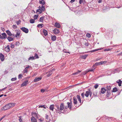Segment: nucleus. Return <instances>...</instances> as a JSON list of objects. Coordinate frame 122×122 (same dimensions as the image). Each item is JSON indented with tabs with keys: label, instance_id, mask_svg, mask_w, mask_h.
<instances>
[{
	"label": "nucleus",
	"instance_id": "obj_1",
	"mask_svg": "<svg viewBox=\"0 0 122 122\" xmlns=\"http://www.w3.org/2000/svg\"><path fill=\"white\" fill-rule=\"evenodd\" d=\"M39 9L36 10V12L39 13L38 14H41L42 12L44 11L45 10V8L43 5H42L41 7L40 6L39 7Z\"/></svg>",
	"mask_w": 122,
	"mask_h": 122
},
{
	"label": "nucleus",
	"instance_id": "obj_2",
	"mask_svg": "<svg viewBox=\"0 0 122 122\" xmlns=\"http://www.w3.org/2000/svg\"><path fill=\"white\" fill-rule=\"evenodd\" d=\"M92 94V92L90 91V89L88 90V91L86 92V93L85 94V96L87 97H88L89 95H90V97H91Z\"/></svg>",
	"mask_w": 122,
	"mask_h": 122
},
{
	"label": "nucleus",
	"instance_id": "obj_3",
	"mask_svg": "<svg viewBox=\"0 0 122 122\" xmlns=\"http://www.w3.org/2000/svg\"><path fill=\"white\" fill-rule=\"evenodd\" d=\"M76 97L78 99V101L79 102V104L78 103V106L77 107H78L79 106H81V105L82 104V103L83 102H81V99L80 98V96L78 95H77V97Z\"/></svg>",
	"mask_w": 122,
	"mask_h": 122
},
{
	"label": "nucleus",
	"instance_id": "obj_4",
	"mask_svg": "<svg viewBox=\"0 0 122 122\" xmlns=\"http://www.w3.org/2000/svg\"><path fill=\"white\" fill-rule=\"evenodd\" d=\"M20 30H22L23 32L25 33H27L28 32L29 30L28 29L25 28L24 27H23L21 28Z\"/></svg>",
	"mask_w": 122,
	"mask_h": 122
},
{
	"label": "nucleus",
	"instance_id": "obj_5",
	"mask_svg": "<svg viewBox=\"0 0 122 122\" xmlns=\"http://www.w3.org/2000/svg\"><path fill=\"white\" fill-rule=\"evenodd\" d=\"M15 31L16 34L15 35V36L17 38H18L19 37L20 34V30H15Z\"/></svg>",
	"mask_w": 122,
	"mask_h": 122
},
{
	"label": "nucleus",
	"instance_id": "obj_6",
	"mask_svg": "<svg viewBox=\"0 0 122 122\" xmlns=\"http://www.w3.org/2000/svg\"><path fill=\"white\" fill-rule=\"evenodd\" d=\"M64 108V106L63 103H61L60 105L59 109V112H62L61 111L63 110Z\"/></svg>",
	"mask_w": 122,
	"mask_h": 122
},
{
	"label": "nucleus",
	"instance_id": "obj_7",
	"mask_svg": "<svg viewBox=\"0 0 122 122\" xmlns=\"http://www.w3.org/2000/svg\"><path fill=\"white\" fill-rule=\"evenodd\" d=\"M5 51L6 52H9L10 51V46L9 45H7V46L5 47Z\"/></svg>",
	"mask_w": 122,
	"mask_h": 122
},
{
	"label": "nucleus",
	"instance_id": "obj_8",
	"mask_svg": "<svg viewBox=\"0 0 122 122\" xmlns=\"http://www.w3.org/2000/svg\"><path fill=\"white\" fill-rule=\"evenodd\" d=\"M8 106L9 105H8L7 104L4 107H2V109L3 110H5L10 108Z\"/></svg>",
	"mask_w": 122,
	"mask_h": 122
},
{
	"label": "nucleus",
	"instance_id": "obj_9",
	"mask_svg": "<svg viewBox=\"0 0 122 122\" xmlns=\"http://www.w3.org/2000/svg\"><path fill=\"white\" fill-rule=\"evenodd\" d=\"M55 106L56 107V108H55L56 112L59 113V105L58 104H55Z\"/></svg>",
	"mask_w": 122,
	"mask_h": 122
},
{
	"label": "nucleus",
	"instance_id": "obj_10",
	"mask_svg": "<svg viewBox=\"0 0 122 122\" xmlns=\"http://www.w3.org/2000/svg\"><path fill=\"white\" fill-rule=\"evenodd\" d=\"M71 99L70 100V102H67V104L68 105V107L70 109H71V104H72L71 101Z\"/></svg>",
	"mask_w": 122,
	"mask_h": 122
},
{
	"label": "nucleus",
	"instance_id": "obj_11",
	"mask_svg": "<svg viewBox=\"0 0 122 122\" xmlns=\"http://www.w3.org/2000/svg\"><path fill=\"white\" fill-rule=\"evenodd\" d=\"M28 81L27 80H26L25 81H24L23 83L22 84L21 86H24L27 85L28 84Z\"/></svg>",
	"mask_w": 122,
	"mask_h": 122
},
{
	"label": "nucleus",
	"instance_id": "obj_12",
	"mask_svg": "<svg viewBox=\"0 0 122 122\" xmlns=\"http://www.w3.org/2000/svg\"><path fill=\"white\" fill-rule=\"evenodd\" d=\"M119 70H120L119 69L117 68L116 69H115L113 70L112 72L114 74L115 73L118 72L119 71Z\"/></svg>",
	"mask_w": 122,
	"mask_h": 122
},
{
	"label": "nucleus",
	"instance_id": "obj_13",
	"mask_svg": "<svg viewBox=\"0 0 122 122\" xmlns=\"http://www.w3.org/2000/svg\"><path fill=\"white\" fill-rule=\"evenodd\" d=\"M0 59L2 61H3L4 60V55L1 53H0Z\"/></svg>",
	"mask_w": 122,
	"mask_h": 122
},
{
	"label": "nucleus",
	"instance_id": "obj_14",
	"mask_svg": "<svg viewBox=\"0 0 122 122\" xmlns=\"http://www.w3.org/2000/svg\"><path fill=\"white\" fill-rule=\"evenodd\" d=\"M73 102L74 105H76L77 104V101L76 97H74L73 98Z\"/></svg>",
	"mask_w": 122,
	"mask_h": 122
},
{
	"label": "nucleus",
	"instance_id": "obj_15",
	"mask_svg": "<svg viewBox=\"0 0 122 122\" xmlns=\"http://www.w3.org/2000/svg\"><path fill=\"white\" fill-rule=\"evenodd\" d=\"M31 119V122H37L36 119L33 116H32Z\"/></svg>",
	"mask_w": 122,
	"mask_h": 122
},
{
	"label": "nucleus",
	"instance_id": "obj_16",
	"mask_svg": "<svg viewBox=\"0 0 122 122\" xmlns=\"http://www.w3.org/2000/svg\"><path fill=\"white\" fill-rule=\"evenodd\" d=\"M42 78L41 77H36L35 78L34 80V81L35 82H37L41 79Z\"/></svg>",
	"mask_w": 122,
	"mask_h": 122
},
{
	"label": "nucleus",
	"instance_id": "obj_17",
	"mask_svg": "<svg viewBox=\"0 0 122 122\" xmlns=\"http://www.w3.org/2000/svg\"><path fill=\"white\" fill-rule=\"evenodd\" d=\"M30 67L29 65H28V66L26 67L24 70L23 72L24 73H25L27 72L28 71V68Z\"/></svg>",
	"mask_w": 122,
	"mask_h": 122
},
{
	"label": "nucleus",
	"instance_id": "obj_18",
	"mask_svg": "<svg viewBox=\"0 0 122 122\" xmlns=\"http://www.w3.org/2000/svg\"><path fill=\"white\" fill-rule=\"evenodd\" d=\"M55 26L57 28H60V25L59 23L56 22L55 24Z\"/></svg>",
	"mask_w": 122,
	"mask_h": 122
},
{
	"label": "nucleus",
	"instance_id": "obj_19",
	"mask_svg": "<svg viewBox=\"0 0 122 122\" xmlns=\"http://www.w3.org/2000/svg\"><path fill=\"white\" fill-rule=\"evenodd\" d=\"M93 94L95 97L97 96V91L96 90H93Z\"/></svg>",
	"mask_w": 122,
	"mask_h": 122
},
{
	"label": "nucleus",
	"instance_id": "obj_20",
	"mask_svg": "<svg viewBox=\"0 0 122 122\" xmlns=\"http://www.w3.org/2000/svg\"><path fill=\"white\" fill-rule=\"evenodd\" d=\"M56 37L55 36L51 35V39L53 41H55L56 40Z\"/></svg>",
	"mask_w": 122,
	"mask_h": 122
},
{
	"label": "nucleus",
	"instance_id": "obj_21",
	"mask_svg": "<svg viewBox=\"0 0 122 122\" xmlns=\"http://www.w3.org/2000/svg\"><path fill=\"white\" fill-rule=\"evenodd\" d=\"M54 33L55 34H56L59 33V31L57 29H55L53 30Z\"/></svg>",
	"mask_w": 122,
	"mask_h": 122
},
{
	"label": "nucleus",
	"instance_id": "obj_22",
	"mask_svg": "<svg viewBox=\"0 0 122 122\" xmlns=\"http://www.w3.org/2000/svg\"><path fill=\"white\" fill-rule=\"evenodd\" d=\"M106 91V90L105 88H102L101 89V92L102 93H105V92Z\"/></svg>",
	"mask_w": 122,
	"mask_h": 122
},
{
	"label": "nucleus",
	"instance_id": "obj_23",
	"mask_svg": "<svg viewBox=\"0 0 122 122\" xmlns=\"http://www.w3.org/2000/svg\"><path fill=\"white\" fill-rule=\"evenodd\" d=\"M116 82L118 84V85L119 86H121L122 81L120 80H119L117 81Z\"/></svg>",
	"mask_w": 122,
	"mask_h": 122
},
{
	"label": "nucleus",
	"instance_id": "obj_24",
	"mask_svg": "<svg viewBox=\"0 0 122 122\" xmlns=\"http://www.w3.org/2000/svg\"><path fill=\"white\" fill-rule=\"evenodd\" d=\"M54 105L53 104L51 105L50 106V109L52 111H53L54 108Z\"/></svg>",
	"mask_w": 122,
	"mask_h": 122
},
{
	"label": "nucleus",
	"instance_id": "obj_25",
	"mask_svg": "<svg viewBox=\"0 0 122 122\" xmlns=\"http://www.w3.org/2000/svg\"><path fill=\"white\" fill-rule=\"evenodd\" d=\"M6 32L7 34V35L10 36H11L13 35V34H12L10 32L9 30H7L6 31Z\"/></svg>",
	"mask_w": 122,
	"mask_h": 122
},
{
	"label": "nucleus",
	"instance_id": "obj_26",
	"mask_svg": "<svg viewBox=\"0 0 122 122\" xmlns=\"http://www.w3.org/2000/svg\"><path fill=\"white\" fill-rule=\"evenodd\" d=\"M43 32L44 33V35L45 36H46L47 35L48 32L45 29H43Z\"/></svg>",
	"mask_w": 122,
	"mask_h": 122
},
{
	"label": "nucleus",
	"instance_id": "obj_27",
	"mask_svg": "<svg viewBox=\"0 0 122 122\" xmlns=\"http://www.w3.org/2000/svg\"><path fill=\"white\" fill-rule=\"evenodd\" d=\"M40 3L42 4V5H44L45 4V2L43 0H41L39 1Z\"/></svg>",
	"mask_w": 122,
	"mask_h": 122
},
{
	"label": "nucleus",
	"instance_id": "obj_28",
	"mask_svg": "<svg viewBox=\"0 0 122 122\" xmlns=\"http://www.w3.org/2000/svg\"><path fill=\"white\" fill-rule=\"evenodd\" d=\"M88 55H84L81 56L82 59H85L87 57Z\"/></svg>",
	"mask_w": 122,
	"mask_h": 122
},
{
	"label": "nucleus",
	"instance_id": "obj_29",
	"mask_svg": "<svg viewBox=\"0 0 122 122\" xmlns=\"http://www.w3.org/2000/svg\"><path fill=\"white\" fill-rule=\"evenodd\" d=\"M3 39H4L7 38V35L5 33H3L2 34Z\"/></svg>",
	"mask_w": 122,
	"mask_h": 122
},
{
	"label": "nucleus",
	"instance_id": "obj_30",
	"mask_svg": "<svg viewBox=\"0 0 122 122\" xmlns=\"http://www.w3.org/2000/svg\"><path fill=\"white\" fill-rule=\"evenodd\" d=\"M7 39L9 41H12L13 40V38H12L10 36L8 37L7 38Z\"/></svg>",
	"mask_w": 122,
	"mask_h": 122
},
{
	"label": "nucleus",
	"instance_id": "obj_31",
	"mask_svg": "<svg viewBox=\"0 0 122 122\" xmlns=\"http://www.w3.org/2000/svg\"><path fill=\"white\" fill-rule=\"evenodd\" d=\"M44 17V16L41 17L40 19V21L43 22Z\"/></svg>",
	"mask_w": 122,
	"mask_h": 122
},
{
	"label": "nucleus",
	"instance_id": "obj_32",
	"mask_svg": "<svg viewBox=\"0 0 122 122\" xmlns=\"http://www.w3.org/2000/svg\"><path fill=\"white\" fill-rule=\"evenodd\" d=\"M81 72V71H78L77 72L73 73L72 74V75H76Z\"/></svg>",
	"mask_w": 122,
	"mask_h": 122
},
{
	"label": "nucleus",
	"instance_id": "obj_33",
	"mask_svg": "<svg viewBox=\"0 0 122 122\" xmlns=\"http://www.w3.org/2000/svg\"><path fill=\"white\" fill-rule=\"evenodd\" d=\"M117 91V88L116 87H115L113 89V90L112 91V92H116Z\"/></svg>",
	"mask_w": 122,
	"mask_h": 122
},
{
	"label": "nucleus",
	"instance_id": "obj_34",
	"mask_svg": "<svg viewBox=\"0 0 122 122\" xmlns=\"http://www.w3.org/2000/svg\"><path fill=\"white\" fill-rule=\"evenodd\" d=\"M111 90H107V97H108L109 95H110L111 94Z\"/></svg>",
	"mask_w": 122,
	"mask_h": 122
},
{
	"label": "nucleus",
	"instance_id": "obj_35",
	"mask_svg": "<svg viewBox=\"0 0 122 122\" xmlns=\"http://www.w3.org/2000/svg\"><path fill=\"white\" fill-rule=\"evenodd\" d=\"M35 57L34 56L30 57L28 58V60H34L35 59Z\"/></svg>",
	"mask_w": 122,
	"mask_h": 122
},
{
	"label": "nucleus",
	"instance_id": "obj_36",
	"mask_svg": "<svg viewBox=\"0 0 122 122\" xmlns=\"http://www.w3.org/2000/svg\"><path fill=\"white\" fill-rule=\"evenodd\" d=\"M38 15H34V19L35 20L37 19L38 17Z\"/></svg>",
	"mask_w": 122,
	"mask_h": 122
},
{
	"label": "nucleus",
	"instance_id": "obj_37",
	"mask_svg": "<svg viewBox=\"0 0 122 122\" xmlns=\"http://www.w3.org/2000/svg\"><path fill=\"white\" fill-rule=\"evenodd\" d=\"M30 22L31 23H34L35 20L34 19H31L30 20Z\"/></svg>",
	"mask_w": 122,
	"mask_h": 122
},
{
	"label": "nucleus",
	"instance_id": "obj_38",
	"mask_svg": "<svg viewBox=\"0 0 122 122\" xmlns=\"http://www.w3.org/2000/svg\"><path fill=\"white\" fill-rule=\"evenodd\" d=\"M47 107V106L45 105H41L39 107H43L44 108H46Z\"/></svg>",
	"mask_w": 122,
	"mask_h": 122
},
{
	"label": "nucleus",
	"instance_id": "obj_39",
	"mask_svg": "<svg viewBox=\"0 0 122 122\" xmlns=\"http://www.w3.org/2000/svg\"><path fill=\"white\" fill-rule=\"evenodd\" d=\"M34 57H35V58L36 59H38L39 58V56L38 55V54L36 53L35 54L34 56Z\"/></svg>",
	"mask_w": 122,
	"mask_h": 122
},
{
	"label": "nucleus",
	"instance_id": "obj_40",
	"mask_svg": "<svg viewBox=\"0 0 122 122\" xmlns=\"http://www.w3.org/2000/svg\"><path fill=\"white\" fill-rule=\"evenodd\" d=\"M43 25V24H38L37 25V27H38L40 28H42V25Z\"/></svg>",
	"mask_w": 122,
	"mask_h": 122
},
{
	"label": "nucleus",
	"instance_id": "obj_41",
	"mask_svg": "<svg viewBox=\"0 0 122 122\" xmlns=\"http://www.w3.org/2000/svg\"><path fill=\"white\" fill-rule=\"evenodd\" d=\"M99 50V49H95V50H93L91 51H90V52H95V51H97Z\"/></svg>",
	"mask_w": 122,
	"mask_h": 122
},
{
	"label": "nucleus",
	"instance_id": "obj_42",
	"mask_svg": "<svg viewBox=\"0 0 122 122\" xmlns=\"http://www.w3.org/2000/svg\"><path fill=\"white\" fill-rule=\"evenodd\" d=\"M85 1V0H80L79 1V3L80 4H81V3H83V2Z\"/></svg>",
	"mask_w": 122,
	"mask_h": 122
},
{
	"label": "nucleus",
	"instance_id": "obj_43",
	"mask_svg": "<svg viewBox=\"0 0 122 122\" xmlns=\"http://www.w3.org/2000/svg\"><path fill=\"white\" fill-rule=\"evenodd\" d=\"M106 62H107V61H102L99 62V63H100V64H102L106 63Z\"/></svg>",
	"mask_w": 122,
	"mask_h": 122
},
{
	"label": "nucleus",
	"instance_id": "obj_44",
	"mask_svg": "<svg viewBox=\"0 0 122 122\" xmlns=\"http://www.w3.org/2000/svg\"><path fill=\"white\" fill-rule=\"evenodd\" d=\"M86 36L88 37V38H90L91 36V35L90 34L87 33L86 34Z\"/></svg>",
	"mask_w": 122,
	"mask_h": 122
},
{
	"label": "nucleus",
	"instance_id": "obj_45",
	"mask_svg": "<svg viewBox=\"0 0 122 122\" xmlns=\"http://www.w3.org/2000/svg\"><path fill=\"white\" fill-rule=\"evenodd\" d=\"M107 90H110V89L111 88V87L110 86H107Z\"/></svg>",
	"mask_w": 122,
	"mask_h": 122
},
{
	"label": "nucleus",
	"instance_id": "obj_46",
	"mask_svg": "<svg viewBox=\"0 0 122 122\" xmlns=\"http://www.w3.org/2000/svg\"><path fill=\"white\" fill-rule=\"evenodd\" d=\"M98 86L99 85L98 84H96L94 86V87L95 89H97V88Z\"/></svg>",
	"mask_w": 122,
	"mask_h": 122
},
{
	"label": "nucleus",
	"instance_id": "obj_47",
	"mask_svg": "<svg viewBox=\"0 0 122 122\" xmlns=\"http://www.w3.org/2000/svg\"><path fill=\"white\" fill-rule=\"evenodd\" d=\"M93 69H91V70H90V69L89 70H88L86 72H85V73L84 74V75H85V74H86V73L87 72H88L89 71H93Z\"/></svg>",
	"mask_w": 122,
	"mask_h": 122
},
{
	"label": "nucleus",
	"instance_id": "obj_48",
	"mask_svg": "<svg viewBox=\"0 0 122 122\" xmlns=\"http://www.w3.org/2000/svg\"><path fill=\"white\" fill-rule=\"evenodd\" d=\"M20 22H21V21L20 20H19L18 21H17L16 22L17 24V25H19L20 24Z\"/></svg>",
	"mask_w": 122,
	"mask_h": 122
},
{
	"label": "nucleus",
	"instance_id": "obj_49",
	"mask_svg": "<svg viewBox=\"0 0 122 122\" xmlns=\"http://www.w3.org/2000/svg\"><path fill=\"white\" fill-rule=\"evenodd\" d=\"M19 120L20 121V122H21V121L22 122V116H20L19 117Z\"/></svg>",
	"mask_w": 122,
	"mask_h": 122
},
{
	"label": "nucleus",
	"instance_id": "obj_50",
	"mask_svg": "<svg viewBox=\"0 0 122 122\" xmlns=\"http://www.w3.org/2000/svg\"><path fill=\"white\" fill-rule=\"evenodd\" d=\"M14 45L12 43H11V46L10 47L11 48H13L14 47Z\"/></svg>",
	"mask_w": 122,
	"mask_h": 122
},
{
	"label": "nucleus",
	"instance_id": "obj_51",
	"mask_svg": "<svg viewBox=\"0 0 122 122\" xmlns=\"http://www.w3.org/2000/svg\"><path fill=\"white\" fill-rule=\"evenodd\" d=\"M12 27L13 28L15 29L17 27V26L16 25H13Z\"/></svg>",
	"mask_w": 122,
	"mask_h": 122
},
{
	"label": "nucleus",
	"instance_id": "obj_52",
	"mask_svg": "<svg viewBox=\"0 0 122 122\" xmlns=\"http://www.w3.org/2000/svg\"><path fill=\"white\" fill-rule=\"evenodd\" d=\"M7 104L8 105H9L8 106L10 108V107H12L11 105V103H8Z\"/></svg>",
	"mask_w": 122,
	"mask_h": 122
},
{
	"label": "nucleus",
	"instance_id": "obj_53",
	"mask_svg": "<svg viewBox=\"0 0 122 122\" xmlns=\"http://www.w3.org/2000/svg\"><path fill=\"white\" fill-rule=\"evenodd\" d=\"M16 78L15 77V78H12L11 79V80L12 81H14L15 80H16Z\"/></svg>",
	"mask_w": 122,
	"mask_h": 122
},
{
	"label": "nucleus",
	"instance_id": "obj_54",
	"mask_svg": "<svg viewBox=\"0 0 122 122\" xmlns=\"http://www.w3.org/2000/svg\"><path fill=\"white\" fill-rule=\"evenodd\" d=\"M7 88V87H6L4 88H3V89H0V92L4 90H5V89H6Z\"/></svg>",
	"mask_w": 122,
	"mask_h": 122
},
{
	"label": "nucleus",
	"instance_id": "obj_55",
	"mask_svg": "<svg viewBox=\"0 0 122 122\" xmlns=\"http://www.w3.org/2000/svg\"><path fill=\"white\" fill-rule=\"evenodd\" d=\"M48 117H49L48 116V115L46 114V115L45 119H48Z\"/></svg>",
	"mask_w": 122,
	"mask_h": 122
},
{
	"label": "nucleus",
	"instance_id": "obj_56",
	"mask_svg": "<svg viewBox=\"0 0 122 122\" xmlns=\"http://www.w3.org/2000/svg\"><path fill=\"white\" fill-rule=\"evenodd\" d=\"M41 92H45V90L43 89H41Z\"/></svg>",
	"mask_w": 122,
	"mask_h": 122
},
{
	"label": "nucleus",
	"instance_id": "obj_57",
	"mask_svg": "<svg viewBox=\"0 0 122 122\" xmlns=\"http://www.w3.org/2000/svg\"><path fill=\"white\" fill-rule=\"evenodd\" d=\"M34 116H35V117L36 118H38V116H37V115L36 114V113H35L34 114Z\"/></svg>",
	"mask_w": 122,
	"mask_h": 122
},
{
	"label": "nucleus",
	"instance_id": "obj_58",
	"mask_svg": "<svg viewBox=\"0 0 122 122\" xmlns=\"http://www.w3.org/2000/svg\"><path fill=\"white\" fill-rule=\"evenodd\" d=\"M100 64H100V63H99V62L96 63L95 64V65H100Z\"/></svg>",
	"mask_w": 122,
	"mask_h": 122
},
{
	"label": "nucleus",
	"instance_id": "obj_59",
	"mask_svg": "<svg viewBox=\"0 0 122 122\" xmlns=\"http://www.w3.org/2000/svg\"><path fill=\"white\" fill-rule=\"evenodd\" d=\"M75 0H71L70 2L71 3H73L75 1Z\"/></svg>",
	"mask_w": 122,
	"mask_h": 122
},
{
	"label": "nucleus",
	"instance_id": "obj_60",
	"mask_svg": "<svg viewBox=\"0 0 122 122\" xmlns=\"http://www.w3.org/2000/svg\"><path fill=\"white\" fill-rule=\"evenodd\" d=\"M81 95L82 97L83 98H84V93H81Z\"/></svg>",
	"mask_w": 122,
	"mask_h": 122
},
{
	"label": "nucleus",
	"instance_id": "obj_61",
	"mask_svg": "<svg viewBox=\"0 0 122 122\" xmlns=\"http://www.w3.org/2000/svg\"><path fill=\"white\" fill-rule=\"evenodd\" d=\"M85 45L86 46H88L89 44L88 43V42L87 43H86L85 44Z\"/></svg>",
	"mask_w": 122,
	"mask_h": 122
},
{
	"label": "nucleus",
	"instance_id": "obj_62",
	"mask_svg": "<svg viewBox=\"0 0 122 122\" xmlns=\"http://www.w3.org/2000/svg\"><path fill=\"white\" fill-rule=\"evenodd\" d=\"M11 105L12 107H13L15 105V104L14 103H11Z\"/></svg>",
	"mask_w": 122,
	"mask_h": 122
},
{
	"label": "nucleus",
	"instance_id": "obj_63",
	"mask_svg": "<svg viewBox=\"0 0 122 122\" xmlns=\"http://www.w3.org/2000/svg\"><path fill=\"white\" fill-rule=\"evenodd\" d=\"M0 38L1 39H3V36L0 34Z\"/></svg>",
	"mask_w": 122,
	"mask_h": 122
},
{
	"label": "nucleus",
	"instance_id": "obj_64",
	"mask_svg": "<svg viewBox=\"0 0 122 122\" xmlns=\"http://www.w3.org/2000/svg\"><path fill=\"white\" fill-rule=\"evenodd\" d=\"M51 74H52V73H51V74H48L47 75V76H51Z\"/></svg>",
	"mask_w": 122,
	"mask_h": 122
}]
</instances>
